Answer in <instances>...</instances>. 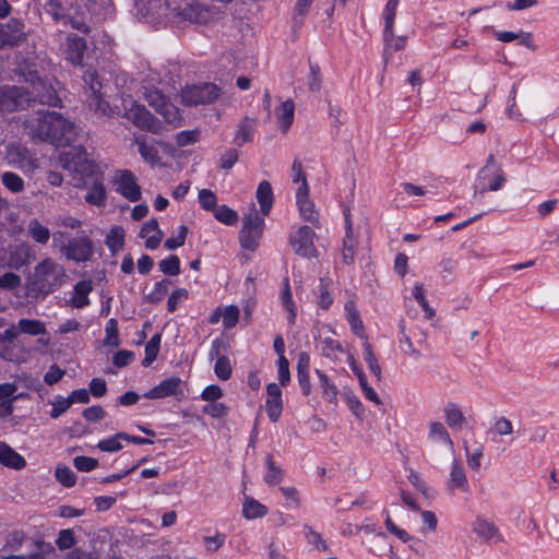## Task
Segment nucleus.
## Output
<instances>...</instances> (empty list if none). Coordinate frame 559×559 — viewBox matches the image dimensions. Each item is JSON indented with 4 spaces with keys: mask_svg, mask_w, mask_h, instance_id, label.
Returning <instances> with one entry per match:
<instances>
[{
    "mask_svg": "<svg viewBox=\"0 0 559 559\" xmlns=\"http://www.w3.org/2000/svg\"><path fill=\"white\" fill-rule=\"evenodd\" d=\"M318 290H319L318 305L321 309L328 310L334 301V295H333L332 289L330 288L329 283L321 282Z\"/></svg>",
    "mask_w": 559,
    "mask_h": 559,
    "instance_id": "nucleus-56",
    "label": "nucleus"
},
{
    "mask_svg": "<svg viewBox=\"0 0 559 559\" xmlns=\"http://www.w3.org/2000/svg\"><path fill=\"white\" fill-rule=\"evenodd\" d=\"M344 217H345L346 236L343 241L342 258L346 264H349L354 261L355 245H356V241H355L354 235H353V222L350 219L349 209L344 210Z\"/></svg>",
    "mask_w": 559,
    "mask_h": 559,
    "instance_id": "nucleus-26",
    "label": "nucleus"
},
{
    "mask_svg": "<svg viewBox=\"0 0 559 559\" xmlns=\"http://www.w3.org/2000/svg\"><path fill=\"white\" fill-rule=\"evenodd\" d=\"M76 538L74 532L70 528L61 530L56 539V545L60 550H68L75 546Z\"/></svg>",
    "mask_w": 559,
    "mask_h": 559,
    "instance_id": "nucleus-55",
    "label": "nucleus"
},
{
    "mask_svg": "<svg viewBox=\"0 0 559 559\" xmlns=\"http://www.w3.org/2000/svg\"><path fill=\"white\" fill-rule=\"evenodd\" d=\"M25 83L28 84L32 103L38 102L43 105L59 106L61 100L57 95L51 82L44 81L36 71L22 73Z\"/></svg>",
    "mask_w": 559,
    "mask_h": 559,
    "instance_id": "nucleus-5",
    "label": "nucleus"
},
{
    "mask_svg": "<svg viewBox=\"0 0 559 559\" xmlns=\"http://www.w3.org/2000/svg\"><path fill=\"white\" fill-rule=\"evenodd\" d=\"M265 412L267 414L269 419L272 423L278 421L282 412H283V401L282 400H266L265 401Z\"/></svg>",
    "mask_w": 559,
    "mask_h": 559,
    "instance_id": "nucleus-61",
    "label": "nucleus"
},
{
    "mask_svg": "<svg viewBox=\"0 0 559 559\" xmlns=\"http://www.w3.org/2000/svg\"><path fill=\"white\" fill-rule=\"evenodd\" d=\"M28 284L31 302L44 299L52 290L56 282H26Z\"/></svg>",
    "mask_w": 559,
    "mask_h": 559,
    "instance_id": "nucleus-46",
    "label": "nucleus"
},
{
    "mask_svg": "<svg viewBox=\"0 0 559 559\" xmlns=\"http://www.w3.org/2000/svg\"><path fill=\"white\" fill-rule=\"evenodd\" d=\"M121 440H123V438L119 437V432H117L111 437L100 440L97 443V448L103 452H118L122 449Z\"/></svg>",
    "mask_w": 559,
    "mask_h": 559,
    "instance_id": "nucleus-57",
    "label": "nucleus"
},
{
    "mask_svg": "<svg viewBox=\"0 0 559 559\" xmlns=\"http://www.w3.org/2000/svg\"><path fill=\"white\" fill-rule=\"evenodd\" d=\"M242 514L248 520L263 518L267 514V508L253 498H247L242 506Z\"/></svg>",
    "mask_w": 559,
    "mask_h": 559,
    "instance_id": "nucleus-43",
    "label": "nucleus"
},
{
    "mask_svg": "<svg viewBox=\"0 0 559 559\" xmlns=\"http://www.w3.org/2000/svg\"><path fill=\"white\" fill-rule=\"evenodd\" d=\"M473 532L488 544H497L503 540L498 526L484 518L478 516L473 523Z\"/></svg>",
    "mask_w": 559,
    "mask_h": 559,
    "instance_id": "nucleus-21",
    "label": "nucleus"
},
{
    "mask_svg": "<svg viewBox=\"0 0 559 559\" xmlns=\"http://www.w3.org/2000/svg\"><path fill=\"white\" fill-rule=\"evenodd\" d=\"M27 235L39 245H46L50 238L49 229L37 218H32L27 224Z\"/></svg>",
    "mask_w": 559,
    "mask_h": 559,
    "instance_id": "nucleus-36",
    "label": "nucleus"
},
{
    "mask_svg": "<svg viewBox=\"0 0 559 559\" xmlns=\"http://www.w3.org/2000/svg\"><path fill=\"white\" fill-rule=\"evenodd\" d=\"M86 9L97 20H104L112 15L111 0H87Z\"/></svg>",
    "mask_w": 559,
    "mask_h": 559,
    "instance_id": "nucleus-34",
    "label": "nucleus"
},
{
    "mask_svg": "<svg viewBox=\"0 0 559 559\" xmlns=\"http://www.w3.org/2000/svg\"><path fill=\"white\" fill-rule=\"evenodd\" d=\"M61 252L67 259L76 262H84L91 259L93 254L92 241L87 237H76L61 247Z\"/></svg>",
    "mask_w": 559,
    "mask_h": 559,
    "instance_id": "nucleus-18",
    "label": "nucleus"
},
{
    "mask_svg": "<svg viewBox=\"0 0 559 559\" xmlns=\"http://www.w3.org/2000/svg\"><path fill=\"white\" fill-rule=\"evenodd\" d=\"M162 343V334L155 333L145 344V357L142 360L143 367H150L156 359Z\"/></svg>",
    "mask_w": 559,
    "mask_h": 559,
    "instance_id": "nucleus-45",
    "label": "nucleus"
},
{
    "mask_svg": "<svg viewBox=\"0 0 559 559\" xmlns=\"http://www.w3.org/2000/svg\"><path fill=\"white\" fill-rule=\"evenodd\" d=\"M319 379V385L322 390V396L330 403H336L338 390L332 380L322 370L316 369Z\"/></svg>",
    "mask_w": 559,
    "mask_h": 559,
    "instance_id": "nucleus-35",
    "label": "nucleus"
},
{
    "mask_svg": "<svg viewBox=\"0 0 559 559\" xmlns=\"http://www.w3.org/2000/svg\"><path fill=\"white\" fill-rule=\"evenodd\" d=\"M34 276L35 280H61L66 273L61 264L47 258L36 265Z\"/></svg>",
    "mask_w": 559,
    "mask_h": 559,
    "instance_id": "nucleus-24",
    "label": "nucleus"
},
{
    "mask_svg": "<svg viewBox=\"0 0 559 559\" xmlns=\"http://www.w3.org/2000/svg\"><path fill=\"white\" fill-rule=\"evenodd\" d=\"M0 287L12 292L19 298L20 304L31 302L28 284L26 282H0Z\"/></svg>",
    "mask_w": 559,
    "mask_h": 559,
    "instance_id": "nucleus-44",
    "label": "nucleus"
},
{
    "mask_svg": "<svg viewBox=\"0 0 559 559\" xmlns=\"http://www.w3.org/2000/svg\"><path fill=\"white\" fill-rule=\"evenodd\" d=\"M155 82H159L156 73H151L143 82V96L148 105L160 114L169 123L180 121L178 109L169 102L162 91L154 86Z\"/></svg>",
    "mask_w": 559,
    "mask_h": 559,
    "instance_id": "nucleus-3",
    "label": "nucleus"
},
{
    "mask_svg": "<svg viewBox=\"0 0 559 559\" xmlns=\"http://www.w3.org/2000/svg\"><path fill=\"white\" fill-rule=\"evenodd\" d=\"M428 437L435 442H442L449 448H453V442L448 430L443 424L439 421H433L430 424Z\"/></svg>",
    "mask_w": 559,
    "mask_h": 559,
    "instance_id": "nucleus-47",
    "label": "nucleus"
},
{
    "mask_svg": "<svg viewBox=\"0 0 559 559\" xmlns=\"http://www.w3.org/2000/svg\"><path fill=\"white\" fill-rule=\"evenodd\" d=\"M105 345L111 347H118L120 345L118 321L116 319L111 318L107 321L105 326Z\"/></svg>",
    "mask_w": 559,
    "mask_h": 559,
    "instance_id": "nucleus-52",
    "label": "nucleus"
},
{
    "mask_svg": "<svg viewBox=\"0 0 559 559\" xmlns=\"http://www.w3.org/2000/svg\"><path fill=\"white\" fill-rule=\"evenodd\" d=\"M448 487L452 491L459 489L462 492H467L469 490V485L464 467L457 460H454L452 463Z\"/></svg>",
    "mask_w": 559,
    "mask_h": 559,
    "instance_id": "nucleus-27",
    "label": "nucleus"
},
{
    "mask_svg": "<svg viewBox=\"0 0 559 559\" xmlns=\"http://www.w3.org/2000/svg\"><path fill=\"white\" fill-rule=\"evenodd\" d=\"M182 384L183 381L181 378L173 376L164 379L157 385L145 392L143 397L147 400L174 397L177 401H181L185 397Z\"/></svg>",
    "mask_w": 559,
    "mask_h": 559,
    "instance_id": "nucleus-13",
    "label": "nucleus"
},
{
    "mask_svg": "<svg viewBox=\"0 0 559 559\" xmlns=\"http://www.w3.org/2000/svg\"><path fill=\"white\" fill-rule=\"evenodd\" d=\"M362 349H364V359L368 365L369 370L371 373L380 381L382 377V370L378 362V359L373 353L371 344L366 340L362 343Z\"/></svg>",
    "mask_w": 559,
    "mask_h": 559,
    "instance_id": "nucleus-48",
    "label": "nucleus"
},
{
    "mask_svg": "<svg viewBox=\"0 0 559 559\" xmlns=\"http://www.w3.org/2000/svg\"><path fill=\"white\" fill-rule=\"evenodd\" d=\"M1 182L12 193H21L25 189L23 178L13 171H4L1 175Z\"/></svg>",
    "mask_w": 559,
    "mask_h": 559,
    "instance_id": "nucleus-49",
    "label": "nucleus"
},
{
    "mask_svg": "<svg viewBox=\"0 0 559 559\" xmlns=\"http://www.w3.org/2000/svg\"><path fill=\"white\" fill-rule=\"evenodd\" d=\"M25 133L34 141L56 146L70 144L75 136V126L61 114L37 110L23 120Z\"/></svg>",
    "mask_w": 559,
    "mask_h": 559,
    "instance_id": "nucleus-2",
    "label": "nucleus"
},
{
    "mask_svg": "<svg viewBox=\"0 0 559 559\" xmlns=\"http://www.w3.org/2000/svg\"><path fill=\"white\" fill-rule=\"evenodd\" d=\"M60 166L68 170L74 180L81 181L87 190L84 200L90 205L104 207L107 202V191L104 185V173L88 157L82 146H72L59 155Z\"/></svg>",
    "mask_w": 559,
    "mask_h": 559,
    "instance_id": "nucleus-1",
    "label": "nucleus"
},
{
    "mask_svg": "<svg viewBox=\"0 0 559 559\" xmlns=\"http://www.w3.org/2000/svg\"><path fill=\"white\" fill-rule=\"evenodd\" d=\"M255 198L260 204V210L263 216H267L273 205V190L269 181H262L259 183Z\"/></svg>",
    "mask_w": 559,
    "mask_h": 559,
    "instance_id": "nucleus-29",
    "label": "nucleus"
},
{
    "mask_svg": "<svg viewBox=\"0 0 559 559\" xmlns=\"http://www.w3.org/2000/svg\"><path fill=\"white\" fill-rule=\"evenodd\" d=\"M314 233L309 226H300L289 236L293 250L302 257H312L316 253L313 245Z\"/></svg>",
    "mask_w": 559,
    "mask_h": 559,
    "instance_id": "nucleus-17",
    "label": "nucleus"
},
{
    "mask_svg": "<svg viewBox=\"0 0 559 559\" xmlns=\"http://www.w3.org/2000/svg\"><path fill=\"white\" fill-rule=\"evenodd\" d=\"M308 183L307 180H302V185L297 189L296 203L299 209V213L305 221L312 224L318 222L319 213L314 209L313 202L308 198Z\"/></svg>",
    "mask_w": 559,
    "mask_h": 559,
    "instance_id": "nucleus-20",
    "label": "nucleus"
},
{
    "mask_svg": "<svg viewBox=\"0 0 559 559\" xmlns=\"http://www.w3.org/2000/svg\"><path fill=\"white\" fill-rule=\"evenodd\" d=\"M20 333L37 336L47 333L45 323L36 319H20L17 322Z\"/></svg>",
    "mask_w": 559,
    "mask_h": 559,
    "instance_id": "nucleus-42",
    "label": "nucleus"
},
{
    "mask_svg": "<svg viewBox=\"0 0 559 559\" xmlns=\"http://www.w3.org/2000/svg\"><path fill=\"white\" fill-rule=\"evenodd\" d=\"M188 290L183 288L176 289L171 293L167 301V310L169 312H175L182 301L188 299Z\"/></svg>",
    "mask_w": 559,
    "mask_h": 559,
    "instance_id": "nucleus-63",
    "label": "nucleus"
},
{
    "mask_svg": "<svg viewBox=\"0 0 559 559\" xmlns=\"http://www.w3.org/2000/svg\"><path fill=\"white\" fill-rule=\"evenodd\" d=\"M478 177L480 180L489 179V185L487 188L483 187L480 190H475L474 195H473V202H478L480 200V198L484 195V193L486 192V190H490V191L499 190L506 181L503 173L500 169V167L498 165H496V162H495V158L492 155H490L488 157L487 164L485 167H483L480 169Z\"/></svg>",
    "mask_w": 559,
    "mask_h": 559,
    "instance_id": "nucleus-14",
    "label": "nucleus"
},
{
    "mask_svg": "<svg viewBox=\"0 0 559 559\" xmlns=\"http://www.w3.org/2000/svg\"><path fill=\"white\" fill-rule=\"evenodd\" d=\"M445 423L450 428L461 429L465 423V417L455 403H448L444 407Z\"/></svg>",
    "mask_w": 559,
    "mask_h": 559,
    "instance_id": "nucleus-39",
    "label": "nucleus"
},
{
    "mask_svg": "<svg viewBox=\"0 0 559 559\" xmlns=\"http://www.w3.org/2000/svg\"><path fill=\"white\" fill-rule=\"evenodd\" d=\"M56 479L64 487L71 488L76 483L75 473L64 464H58L55 471Z\"/></svg>",
    "mask_w": 559,
    "mask_h": 559,
    "instance_id": "nucleus-51",
    "label": "nucleus"
},
{
    "mask_svg": "<svg viewBox=\"0 0 559 559\" xmlns=\"http://www.w3.org/2000/svg\"><path fill=\"white\" fill-rule=\"evenodd\" d=\"M265 467L266 472L264 474V481L269 486H275L282 483L284 478V471L274 462L271 454H267L265 457Z\"/></svg>",
    "mask_w": 559,
    "mask_h": 559,
    "instance_id": "nucleus-37",
    "label": "nucleus"
},
{
    "mask_svg": "<svg viewBox=\"0 0 559 559\" xmlns=\"http://www.w3.org/2000/svg\"><path fill=\"white\" fill-rule=\"evenodd\" d=\"M264 218L255 211L254 205L242 217V227L239 233L240 245L243 249L254 251L263 234Z\"/></svg>",
    "mask_w": 559,
    "mask_h": 559,
    "instance_id": "nucleus-6",
    "label": "nucleus"
},
{
    "mask_svg": "<svg viewBox=\"0 0 559 559\" xmlns=\"http://www.w3.org/2000/svg\"><path fill=\"white\" fill-rule=\"evenodd\" d=\"M5 159L10 166L22 170L24 174H32L39 166L36 155L20 143L8 145Z\"/></svg>",
    "mask_w": 559,
    "mask_h": 559,
    "instance_id": "nucleus-10",
    "label": "nucleus"
},
{
    "mask_svg": "<svg viewBox=\"0 0 559 559\" xmlns=\"http://www.w3.org/2000/svg\"><path fill=\"white\" fill-rule=\"evenodd\" d=\"M198 199L201 207L205 211L214 212L217 207V198L210 189L200 190Z\"/></svg>",
    "mask_w": 559,
    "mask_h": 559,
    "instance_id": "nucleus-54",
    "label": "nucleus"
},
{
    "mask_svg": "<svg viewBox=\"0 0 559 559\" xmlns=\"http://www.w3.org/2000/svg\"><path fill=\"white\" fill-rule=\"evenodd\" d=\"M114 186L116 192L121 194L130 202H136L141 200V187L139 186L136 177L131 170L123 169L116 171Z\"/></svg>",
    "mask_w": 559,
    "mask_h": 559,
    "instance_id": "nucleus-15",
    "label": "nucleus"
},
{
    "mask_svg": "<svg viewBox=\"0 0 559 559\" xmlns=\"http://www.w3.org/2000/svg\"><path fill=\"white\" fill-rule=\"evenodd\" d=\"M213 215L219 223L227 226H234L239 218L238 213L227 205L217 206Z\"/></svg>",
    "mask_w": 559,
    "mask_h": 559,
    "instance_id": "nucleus-50",
    "label": "nucleus"
},
{
    "mask_svg": "<svg viewBox=\"0 0 559 559\" xmlns=\"http://www.w3.org/2000/svg\"><path fill=\"white\" fill-rule=\"evenodd\" d=\"M295 104L292 99L283 102L276 109L275 116L278 123V128L283 132H287L294 122Z\"/></svg>",
    "mask_w": 559,
    "mask_h": 559,
    "instance_id": "nucleus-28",
    "label": "nucleus"
},
{
    "mask_svg": "<svg viewBox=\"0 0 559 559\" xmlns=\"http://www.w3.org/2000/svg\"><path fill=\"white\" fill-rule=\"evenodd\" d=\"M177 15L183 21L206 24L216 17L217 11L214 7L201 2H193L179 9Z\"/></svg>",
    "mask_w": 559,
    "mask_h": 559,
    "instance_id": "nucleus-16",
    "label": "nucleus"
},
{
    "mask_svg": "<svg viewBox=\"0 0 559 559\" xmlns=\"http://www.w3.org/2000/svg\"><path fill=\"white\" fill-rule=\"evenodd\" d=\"M399 2L400 0H388L382 13L384 20L383 40L385 49L391 51L401 50L406 45V37L394 35V20Z\"/></svg>",
    "mask_w": 559,
    "mask_h": 559,
    "instance_id": "nucleus-11",
    "label": "nucleus"
},
{
    "mask_svg": "<svg viewBox=\"0 0 559 559\" xmlns=\"http://www.w3.org/2000/svg\"><path fill=\"white\" fill-rule=\"evenodd\" d=\"M92 282H76L70 299L72 307L81 309L90 304L88 294L92 292Z\"/></svg>",
    "mask_w": 559,
    "mask_h": 559,
    "instance_id": "nucleus-32",
    "label": "nucleus"
},
{
    "mask_svg": "<svg viewBox=\"0 0 559 559\" xmlns=\"http://www.w3.org/2000/svg\"><path fill=\"white\" fill-rule=\"evenodd\" d=\"M25 25L17 19L0 24V48L13 47L25 39Z\"/></svg>",
    "mask_w": 559,
    "mask_h": 559,
    "instance_id": "nucleus-19",
    "label": "nucleus"
},
{
    "mask_svg": "<svg viewBox=\"0 0 559 559\" xmlns=\"http://www.w3.org/2000/svg\"><path fill=\"white\" fill-rule=\"evenodd\" d=\"M43 8L55 22H61L63 25H70L72 28L85 34L90 32L86 16L79 5H71L69 13L67 14L64 13L63 5L59 0H47Z\"/></svg>",
    "mask_w": 559,
    "mask_h": 559,
    "instance_id": "nucleus-4",
    "label": "nucleus"
},
{
    "mask_svg": "<svg viewBox=\"0 0 559 559\" xmlns=\"http://www.w3.org/2000/svg\"><path fill=\"white\" fill-rule=\"evenodd\" d=\"M255 130V120L249 117L241 119L238 129L234 136V144L242 146L243 144L252 141L253 132Z\"/></svg>",
    "mask_w": 559,
    "mask_h": 559,
    "instance_id": "nucleus-31",
    "label": "nucleus"
},
{
    "mask_svg": "<svg viewBox=\"0 0 559 559\" xmlns=\"http://www.w3.org/2000/svg\"><path fill=\"white\" fill-rule=\"evenodd\" d=\"M124 236L126 233L121 226L111 227L107 234L105 243L114 254L123 248Z\"/></svg>",
    "mask_w": 559,
    "mask_h": 559,
    "instance_id": "nucleus-40",
    "label": "nucleus"
},
{
    "mask_svg": "<svg viewBox=\"0 0 559 559\" xmlns=\"http://www.w3.org/2000/svg\"><path fill=\"white\" fill-rule=\"evenodd\" d=\"M25 534L22 531H13L10 533L3 550L17 551L23 546Z\"/></svg>",
    "mask_w": 559,
    "mask_h": 559,
    "instance_id": "nucleus-60",
    "label": "nucleus"
},
{
    "mask_svg": "<svg viewBox=\"0 0 559 559\" xmlns=\"http://www.w3.org/2000/svg\"><path fill=\"white\" fill-rule=\"evenodd\" d=\"M167 283L168 282H155L154 289L145 295V299L151 304L162 300L168 292Z\"/></svg>",
    "mask_w": 559,
    "mask_h": 559,
    "instance_id": "nucleus-64",
    "label": "nucleus"
},
{
    "mask_svg": "<svg viewBox=\"0 0 559 559\" xmlns=\"http://www.w3.org/2000/svg\"><path fill=\"white\" fill-rule=\"evenodd\" d=\"M345 312H346V319H347V322L352 329V332L360 337V338H365V341L367 340L365 333H364V324H362V321L360 319V316H359V311L358 309L356 308V305L353 300H348L346 304H345Z\"/></svg>",
    "mask_w": 559,
    "mask_h": 559,
    "instance_id": "nucleus-30",
    "label": "nucleus"
},
{
    "mask_svg": "<svg viewBox=\"0 0 559 559\" xmlns=\"http://www.w3.org/2000/svg\"><path fill=\"white\" fill-rule=\"evenodd\" d=\"M0 463L12 469H23L26 460L8 443L0 441Z\"/></svg>",
    "mask_w": 559,
    "mask_h": 559,
    "instance_id": "nucleus-25",
    "label": "nucleus"
},
{
    "mask_svg": "<svg viewBox=\"0 0 559 559\" xmlns=\"http://www.w3.org/2000/svg\"><path fill=\"white\" fill-rule=\"evenodd\" d=\"M32 97L28 87L24 86H0V111L12 112L29 107Z\"/></svg>",
    "mask_w": 559,
    "mask_h": 559,
    "instance_id": "nucleus-8",
    "label": "nucleus"
},
{
    "mask_svg": "<svg viewBox=\"0 0 559 559\" xmlns=\"http://www.w3.org/2000/svg\"><path fill=\"white\" fill-rule=\"evenodd\" d=\"M124 117L131 121L136 128L152 132L159 133L162 124L143 105L138 104L132 99L123 100Z\"/></svg>",
    "mask_w": 559,
    "mask_h": 559,
    "instance_id": "nucleus-7",
    "label": "nucleus"
},
{
    "mask_svg": "<svg viewBox=\"0 0 559 559\" xmlns=\"http://www.w3.org/2000/svg\"><path fill=\"white\" fill-rule=\"evenodd\" d=\"M141 157L151 165H157L159 163V155L157 148L153 144H147L144 136L135 139Z\"/></svg>",
    "mask_w": 559,
    "mask_h": 559,
    "instance_id": "nucleus-41",
    "label": "nucleus"
},
{
    "mask_svg": "<svg viewBox=\"0 0 559 559\" xmlns=\"http://www.w3.org/2000/svg\"><path fill=\"white\" fill-rule=\"evenodd\" d=\"M83 81L87 86L85 93L90 108L100 115H108L110 106L109 103L103 98V85L98 80L97 72L91 69L86 70L83 74Z\"/></svg>",
    "mask_w": 559,
    "mask_h": 559,
    "instance_id": "nucleus-9",
    "label": "nucleus"
},
{
    "mask_svg": "<svg viewBox=\"0 0 559 559\" xmlns=\"http://www.w3.org/2000/svg\"><path fill=\"white\" fill-rule=\"evenodd\" d=\"M214 372L219 380L226 381L230 379L233 368L230 365V360L227 356H221L218 357V359H216Z\"/></svg>",
    "mask_w": 559,
    "mask_h": 559,
    "instance_id": "nucleus-53",
    "label": "nucleus"
},
{
    "mask_svg": "<svg viewBox=\"0 0 559 559\" xmlns=\"http://www.w3.org/2000/svg\"><path fill=\"white\" fill-rule=\"evenodd\" d=\"M181 103L186 106H198L214 103L219 96V88L212 83L187 86L181 91Z\"/></svg>",
    "mask_w": 559,
    "mask_h": 559,
    "instance_id": "nucleus-12",
    "label": "nucleus"
},
{
    "mask_svg": "<svg viewBox=\"0 0 559 559\" xmlns=\"http://www.w3.org/2000/svg\"><path fill=\"white\" fill-rule=\"evenodd\" d=\"M412 296L425 312V318L428 320L433 319L436 316V311L433 310V308L429 306V301L427 299V290L423 283H417L413 287Z\"/></svg>",
    "mask_w": 559,
    "mask_h": 559,
    "instance_id": "nucleus-38",
    "label": "nucleus"
},
{
    "mask_svg": "<svg viewBox=\"0 0 559 559\" xmlns=\"http://www.w3.org/2000/svg\"><path fill=\"white\" fill-rule=\"evenodd\" d=\"M86 50V41L84 38L75 35H69L66 41L64 55L66 59L74 66H81L84 52Z\"/></svg>",
    "mask_w": 559,
    "mask_h": 559,
    "instance_id": "nucleus-23",
    "label": "nucleus"
},
{
    "mask_svg": "<svg viewBox=\"0 0 559 559\" xmlns=\"http://www.w3.org/2000/svg\"><path fill=\"white\" fill-rule=\"evenodd\" d=\"M159 270L169 276H176L180 271V260L177 255H170L159 262Z\"/></svg>",
    "mask_w": 559,
    "mask_h": 559,
    "instance_id": "nucleus-58",
    "label": "nucleus"
},
{
    "mask_svg": "<svg viewBox=\"0 0 559 559\" xmlns=\"http://www.w3.org/2000/svg\"><path fill=\"white\" fill-rule=\"evenodd\" d=\"M73 465L80 472H91L98 466V461L94 457L79 455L73 459Z\"/></svg>",
    "mask_w": 559,
    "mask_h": 559,
    "instance_id": "nucleus-62",
    "label": "nucleus"
},
{
    "mask_svg": "<svg viewBox=\"0 0 559 559\" xmlns=\"http://www.w3.org/2000/svg\"><path fill=\"white\" fill-rule=\"evenodd\" d=\"M310 356L307 352H300L297 358V380L300 386L301 393L305 396H309L312 391L310 382Z\"/></svg>",
    "mask_w": 559,
    "mask_h": 559,
    "instance_id": "nucleus-22",
    "label": "nucleus"
},
{
    "mask_svg": "<svg viewBox=\"0 0 559 559\" xmlns=\"http://www.w3.org/2000/svg\"><path fill=\"white\" fill-rule=\"evenodd\" d=\"M239 308L235 305L227 306L222 311V318H223V325L225 329H231L234 328L239 320Z\"/></svg>",
    "mask_w": 559,
    "mask_h": 559,
    "instance_id": "nucleus-59",
    "label": "nucleus"
},
{
    "mask_svg": "<svg viewBox=\"0 0 559 559\" xmlns=\"http://www.w3.org/2000/svg\"><path fill=\"white\" fill-rule=\"evenodd\" d=\"M281 305L287 312V321L290 325H294L297 318V307L293 300L292 289L289 282H285L280 294Z\"/></svg>",
    "mask_w": 559,
    "mask_h": 559,
    "instance_id": "nucleus-33",
    "label": "nucleus"
}]
</instances>
